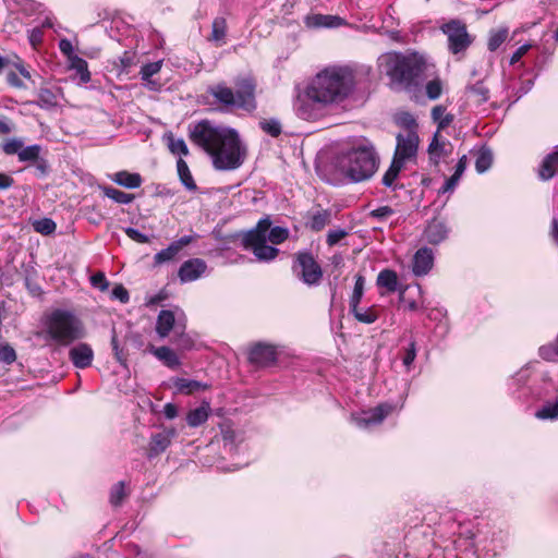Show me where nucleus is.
Returning a JSON list of instances; mask_svg holds the SVG:
<instances>
[{
  "instance_id": "nucleus-1",
  "label": "nucleus",
  "mask_w": 558,
  "mask_h": 558,
  "mask_svg": "<svg viewBox=\"0 0 558 558\" xmlns=\"http://www.w3.org/2000/svg\"><path fill=\"white\" fill-rule=\"evenodd\" d=\"M189 136L193 144L211 157L217 170H235L244 162L246 149L232 128L216 125L204 119L190 128Z\"/></svg>"
},
{
  "instance_id": "nucleus-2",
  "label": "nucleus",
  "mask_w": 558,
  "mask_h": 558,
  "mask_svg": "<svg viewBox=\"0 0 558 558\" xmlns=\"http://www.w3.org/2000/svg\"><path fill=\"white\" fill-rule=\"evenodd\" d=\"M355 71L348 65H332L318 72L306 87L305 96L324 106L340 104L355 89Z\"/></svg>"
},
{
  "instance_id": "nucleus-3",
  "label": "nucleus",
  "mask_w": 558,
  "mask_h": 558,
  "mask_svg": "<svg viewBox=\"0 0 558 558\" xmlns=\"http://www.w3.org/2000/svg\"><path fill=\"white\" fill-rule=\"evenodd\" d=\"M380 62L392 89L413 92L418 87L425 62L417 53L392 51L384 54Z\"/></svg>"
},
{
  "instance_id": "nucleus-4",
  "label": "nucleus",
  "mask_w": 558,
  "mask_h": 558,
  "mask_svg": "<svg viewBox=\"0 0 558 558\" xmlns=\"http://www.w3.org/2000/svg\"><path fill=\"white\" fill-rule=\"evenodd\" d=\"M256 88V78L246 74L234 78V89L220 82L208 86L207 93L222 109L230 110L236 107L252 113L257 109Z\"/></svg>"
},
{
  "instance_id": "nucleus-5",
  "label": "nucleus",
  "mask_w": 558,
  "mask_h": 558,
  "mask_svg": "<svg viewBox=\"0 0 558 558\" xmlns=\"http://www.w3.org/2000/svg\"><path fill=\"white\" fill-rule=\"evenodd\" d=\"M379 158L373 147L360 146L344 154L338 162L340 172L352 182L369 179L376 172Z\"/></svg>"
},
{
  "instance_id": "nucleus-6",
  "label": "nucleus",
  "mask_w": 558,
  "mask_h": 558,
  "mask_svg": "<svg viewBox=\"0 0 558 558\" xmlns=\"http://www.w3.org/2000/svg\"><path fill=\"white\" fill-rule=\"evenodd\" d=\"M45 325L47 336L61 347L70 345L85 336L82 320L70 311H52Z\"/></svg>"
},
{
  "instance_id": "nucleus-7",
  "label": "nucleus",
  "mask_w": 558,
  "mask_h": 558,
  "mask_svg": "<svg viewBox=\"0 0 558 558\" xmlns=\"http://www.w3.org/2000/svg\"><path fill=\"white\" fill-rule=\"evenodd\" d=\"M292 271L307 286H317L323 278V269L314 255L308 251L293 255Z\"/></svg>"
},
{
  "instance_id": "nucleus-8",
  "label": "nucleus",
  "mask_w": 558,
  "mask_h": 558,
  "mask_svg": "<svg viewBox=\"0 0 558 558\" xmlns=\"http://www.w3.org/2000/svg\"><path fill=\"white\" fill-rule=\"evenodd\" d=\"M440 29L447 36L448 50L452 54L464 53L473 43L466 24L460 20H450L441 25Z\"/></svg>"
},
{
  "instance_id": "nucleus-9",
  "label": "nucleus",
  "mask_w": 558,
  "mask_h": 558,
  "mask_svg": "<svg viewBox=\"0 0 558 558\" xmlns=\"http://www.w3.org/2000/svg\"><path fill=\"white\" fill-rule=\"evenodd\" d=\"M270 227L271 220L269 217H265L259 219L253 229L241 231L232 238L240 239L242 247L253 253L256 247L267 242V232Z\"/></svg>"
},
{
  "instance_id": "nucleus-10",
  "label": "nucleus",
  "mask_w": 558,
  "mask_h": 558,
  "mask_svg": "<svg viewBox=\"0 0 558 558\" xmlns=\"http://www.w3.org/2000/svg\"><path fill=\"white\" fill-rule=\"evenodd\" d=\"M397 146L393 158L402 163L416 157L420 144L417 131H411L405 134L399 133L396 137Z\"/></svg>"
},
{
  "instance_id": "nucleus-11",
  "label": "nucleus",
  "mask_w": 558,
  "mask_h": 558,
  "mask_svg": "<svg viewBox=\"0 0 558 558\" xmlns=\"http://www.w3.org/2000/svg\"><path fill=\"white\" fill-rule=\"evenodd\" d=\"M277 357V348L269 343L256 342L248 349L247 361L256 367L271 366Z\"/></svg>"
},
{
  "instance_id": "nucleus-12",
  "label": "nucleus",
  "mask_w": 558,
  "mask_h": 558,
  "mask_svg": "<svg viewBox=\"0 0 558 558\" xmlns=\"http://www.w3.org/2000/svg\"><path fill=\"white\" fill-rule=\"evenodd\" d=\"M175 435L177 432L174 428H169L160 433L153 434L146 451L147 458L154 459L165 452L171 445Z\"/></svg>"
},
{
  "instance_id": "nucleus-13",
  "label": "nucleus",
  "mask_w": 558,
  "mask_h": 558,
  "mask_svg": "<svg viewBox=\"0 0 558 558\" xmlns=\"http://www.w3.org/2000/svg\"><path fill=\"white\" fill-rule=\"evenodd\" d=\"M207 270V264L202 258L185 260L179 268L178 277L182 283L199 279Z\"/></svg>"
},
{
  "instance_id": "nucleus-14",
  "label": "nucleus",
  "mask_w": 558,
  "mask_h": 558,
  "mask_svg": "<svg viewBox=\"0 0 558 558\" xmlns=\"http://www.w3.org/2000/svg\"><path fill=\"white\" fill-rule=\"evenodd\" d=\"M395 410V407L390 403H380L377 407L369 409L363 413V416L357 418V425L360 427H367L369 425L380 424L389 414Z\"/></svg>"
},
{
  "instance_id": "nucleus-15",
  "label": "nucleus",
  "mask_w": 558,
  "mask_h": 558,
  "mask_svg": "<svg viewBox=\"0 0 558 558\" xmlns=\"http://www.w3.org/2000/svg\"><path fill=\"white\" fill-rule=\"evenodd\" d=\"M434 266V254L429 247L418 248L412 259V272L416 277L427 275Z\"/></svg>"
},
{
  "instance_id": "nucleus-16",
  "label": "nucleus",
  "mask_w": 558,
  "mask_h": 558,
  "mask_svg": "<svg viewBox=\"0 0 558 558\" xmlns=\"http://www.w3.org/2000/svg\"><path fill=\"white\" fill-rule=\"evenodd\" d=\"M449 229L446 222L440 218H433L425 227L423 236L427 243L437 245L448 236Z\"/></svg>"
},
{
  "instance_id": "nucleus-17",
  "label": "nucleus",
  "mask_w": 558,
  "mask_h": 558,
  "mask_svg": "<svg viewBox=\"0 0 558 558\" xmlns=\"http://www.w3.org/2000/svg\"><path fill=\"white\" fill-rule=\"evenodd\" d=\"M69 357L76 368L89 367L94 360V352L89 344L80 343L69 352Z\"/></svg>"
},
{
  "instance_id": "nucleus-18",
  "label": "nucleus",
  "mask_w": 558,
  "mask_h": 558,
  "mask_svg": "<svg viewBox=\"0 0 558 558\" xmlns=\"http://www.w3.org/2000/svg\"><path fill=\"white\" fill-rule=\"evenodd\" d=\"M376 284L378 288H385L388 293H393L396 291L400 292V299L403 298L405 288H401L399 286V278L395 270L385 268L383 269L376 279Z\"/></svg>"
},
{
  "instance_id": "nucleus-19",
  "label": "nucleus",
  "mask_w": 558,
  "mask_h": 558,
  "mask_svg": "<svg viewBox=\"0 0 558 558\" xmlns=\"http://www.w3.org/2000/svg\"><path fill=\"white\" fill-rule=\"evenodd\" d=\"M305 24L308 27H328L335 28L345 24V20L338 15H324V14H313L308 15L305 19Z\"/></svg>"
},
{
  "instance_id": "nucleus-20",
  "label": "nucleus",
  "mask_w": 558,
  "mask_h": 558,
  "mask_svg": "<svg viewBox=\"0 0 558 558\" xmlns=\"http://www.w3.org/2000/svg\"><path fill=\"white\" fill-rule=\"evenodd\" d=\"M149 352L171 369H177L181 365L178 354L169 347L162 345L157 348L150 344Z\"/></svg>"
},
{
  "instance_id": "nucleus-21",
  "label": "nucleus",
  "mask_w": 558,
  "mask_h": 558,
  "mask_svg": "<svg viewBox=\"0 0 558 558\" xmlns=\"http://www.w3.org/2000/svg\"><path fill=\"white\" fill-rule=\"evenodd\" d=\"M558 171V148L545 156L538 168V178L548 181L555 177Z\"/></svg>"
},
{
  "instance_id": "nucleus-22",
  "label": "nucleus",
  "mask_w": 558,
  "mask_h": 558,
  "mask_svg": "<svg viewBox=\"0 0 558 558\" xmlns=\"http://www.w3.org/2000/svg\"><path fill=\"white\" fill-rule=\"evenodd\" d=\"M331 222V213L328 209L319 208L316 211L307 214V220L305 222L306 228L314 232L322 231L326 226Z\"/></svg>"
},
{
  "instance_id": "nucleus-23",
  "label": "nucleus",
  "mask_w": 558,
  "mask_h": 558,
  "mask_svg": "<svg viewBox=\"0 0 558 558\" xmlns=\"http://www.w3.org/2000/svg\"><path fill=\"white\" fill-rule=\"evenodd\" d=\"M175 323L174 313L170 310H162L159 312L156 322V332L160 338L169 336Z\"/></svg>"
},
{
  "instance_id": "nucleus-24",
  "label": "nucleus",
  "mask_w": 558,
  "mask_h": 558,
  "mask_svg": "<svg viewBox=\"0 0 558 558\" xmlns=\"http://www.w3.org/2000/svg\"><path fill=\"white\" fill-rule=\"evenodd\" d=\"M112 181L126 189H137L142 185L143 179L140 173L122 170L113 174Z\"/></svg>"
},
{
  "instance_id": "nucleus-25",
  "label": "nucleus",
  "mask_w": 558,
  "mask_h": 558,
  "mask_svg": "<svg viewBox=\"0 0 558 558\" xmlns=\"http://www.w3.org/2000/svg\"><path fill=\"white\" fill-rule=\"evenodd\" d=\"M403 166H404V163H402V162H400L398 160L392 159L389 168L386 170V172L383 175L381 183L386 187H390L393 191L397 190L398 187H403L402 184L399 185L397 183V179H398V177H399Z\"/></svg>"
},
{
  "instance_id": "nucleus-26",
  "label": "nucleus",
  "mask_w": 558,
  "mask_h": 558,
  "mask_svg": "<svg viewBox=\"0 0 558 558\" xmlns=\"http://www.w3.org/2000/svg\"><path fill=\"white\" fill-rule=\"evenodd\" d=\"M209 403L204 402L201 407L191 410L186 415V423L190 427H198L204 424L209 416Z\"/></svg>"
},
{
  "instance_id": "nucleus-27",
  "label": "nucleus",
  "mask_w": 558,
  "mask_h": 558,
  "mask_svg": "<svg viewBox=\"0 0 558 558\" xmlns=\"http://www.w3.org/2000/svg\"><path fill=\"white\" fill-rule=\"evenodd\" d=\"M173 385L179 392L184 395H193L198 390H206L209 388L207 384L187 378H175Z\"/></svg>"
},
{
  "instance_id": "nucleus-28",
  "label": "nucleus",
  "mask_w": 558,
  "mask_h": 558,
  "mask_svg": "<svg viewBox=\"0 0 558 558\" xmlns=\"http://www.w3.org/2000/svg\"><path fill=\"white\" fill-rule=\"evenodd\" d=\"M177 171L181 183L185 186L186 190L193 192L197 190V185L184 159L179 158L177 160Z\"/></svg>"
},
{
  "instance_id": "nucleus-29",
  "label": "nucleus",
  "mask_w": 558,
  "mask_h": 558,
  "mask_svg": "<svg viewBox=\"0 0 558 558\" xmlns=\"http://www.w3.org/2000/svg\"><path fill=\"white\" fill-rule=\"evenodd\" d=\"M440 133L436 132L433 136L432 142L428 145V154L432 159H435V162H438V159L442 156H447L450 151L447 150V145H450L446 141H440Z\"/></svg>"
},
{
  "instance_id": "nucleus-30",
  "label": "nucleus",
  "mask_w": 558,
  "mask_h": 558,
  "mask_svg": "<svg viewBox=\"0 0 558 558\" xmlns=\"http://www.w3.org/2000/svg\"><path fill=\"white\" fill-rule=\"evenodd\" d=\"M226 35H227V21L222 16H217L213 21L211 34L209 36V40L216 43L217 46H221L222 44H225Z\"/></svg>"
},
{
  "instance_id": "nucleus-31",
  "label": "nucleus",
  "mask_w": 558,
  "mask_h": 558,
  "mask_svg": "<svg viewBox=\"0 0 558 558\" xmlns=\"http://www.w3.org/2000/svg\"><path fill=\"white\" fill-rule=\"evenodd\" d=\"M509 28L506 26L490 29L487 39V49L492 52L496 51L508 38Z\"/></svg>"
},
{
  "instance_id": "nucleus-32",
  "label": "nucleus",
  "mask_w": 558,
  "mask_h": 558,
  "mask_svg": "<svg viewBox=\"0 0 558 558\" xmlns=\"http://www.w3.org/2000/svg\"><path fill=\"white\" fill-rule=\"evenodd\" d=\"M137 63V52L134 50H126L122 56L113 62V65L119 69L120 73L128 74L130 70Z\"/></svg>"
},
{
  "instance_id": "nucleus-33",
  "label": "nucleus",
  "mask_w": 558,
  "mask_h": 558,
  "mask_svg": "<svg viewBox=\"0 0 558 558\" xmlns=\"http://www.w3.org/2000/svg\"><path fill=\"white\" fill-rule=\"evenodd\" d=\"M350 312L357 322L363 324H373L378 319L379 316L376 305H372L365 310L357 305L355 310H350Z\"/></svg>"
},
{
  "instance_id": "nucleus-34",
  "label": "nucleus",
  "mask_w": 558,
  "mask_h": 558,
  "mask_svg": "<svg viewBox=\"0 0 558 558\" xmlns=\"http://www.w3.org/2000/svg\"><path fill=\"white\" fill-rule=\"evenodd\" d=\"M70 68L75 70L82 83L90 82V72L88 70V63L85 59L73 56L69 59Z\"/></svg>"
},
{
  "instance_id": "nucleus-35",
  "label": "nucleus",
  "mask_w": 558,
  "mask_h": 558,
  "mask_svg": "<svg viewBox=\"0 0 558 558\" xmlns=\"http://www.w3.org/2000/svg\"><path fill=\"white\" fill-rule=\"evenodd\" d=\"M468 93L477 105L486 102L489 98V89L483 81H478L475 84L468 86Z\"/></svg>"
},
{
  "instance_id": "nucleus-36",
  "label": "nucleus",
  "mask_w": 558,
  "mask_h": 558,
  "mask_svg": "<svg viewBox=\"0 0 558 558\" xmlns=\"http://www.w3.org/2000/svg\"><path fill=\"white\" fill-rule=\"evenodd\" d=\"M364 288H365V278L363 275L357 274L355 276V282L353 292L350 296L349 305L350 310H355L357 305H360L363 294H364Z\"/></svg>"
},
{
  "instance_id": "nucleus-37",
  "label": "nucleus",
  "mask_w": 558,
  "mask_h": 558,
  "mask_svg": "<svg viewBox=\"0 0 558 558\" xmlns=\"http://www.w3.org/2000/svg\"><path fill=\"white\" fill-rule=\"evenodd\" d=\"M161 68H162V60L146 63L142 66L141 72H140L141 77L143 81L147 82L150 89H156L155 82L151 81V76L159 73Z\"/></svg>"
},
{
  "instance_id": "nucleus-38",
  "label": "nucleus",
  "mask_w": 558,
  "mask_h": 558,
  "mask_svg": "<svg viewBox=\"0 0 558 558\" xmlns=\"http://www.w3.org/2000/svg\"><path fill=\"white\" fill-rule=\"evenodd\" d=\"M37 96L38 99L34 104L41 109H51L58 105L56 94L49 88H40Z\"/></svg>"
},
{
  "instance_id": "nucleus-39",
  "label": "nucleus",
  "mask_w": 558,
  "mask_h": 558,
  "mask_svg": "<svg viewBox=\"0 0 558 558\" xmlns=\"http://www.w3.org/2000/svg\"><path fill=\"white\" fill-rule=\"evenodd\" d=\"M101 190L105 196L111 198L118 204H130L134 199L133 194L125 193L112 186H104Z\"/></svg>"
},
{
  "instance_id": "nucleus-40",
  "label": "nucleus",
  "mask_w": 558,
  "mask_h": 558,
  "mask_svg": "<svg viewBox=\"0 0 558 558\" xmlns=\"http://www.w3.org/2000/svg\"><path fill=\"white\" fill-rule=\"evenodd\" d=\"M43 148L38 144L22 147L19 154V161L21 162H35L39 157Z\"/></svg>"
},
{
  "instance_id": "nucleus-41",
  "label": "nucleus",
  "mask_w": 558,
  "mask_h": 558,
  "mask_svg": "<svg viewBox=\"0 0 558 558\" xmlns=\"http://www.w3.org/2000/svg\"><path fill=\"white\" fill-rule=\"evenodd\" d=\"M254 256L262 262L274 260L279 255V250L275 246L267 245V242L262 244L253 252Z\"/></svg>"
},
{
  "instance_id": "nucleus-42",
  "label": "nucleus",
  "mask_w": 558,
  "mask_h": 558,
  "mask_svg": "<svg viewBox=\"0 0 558 558\" xmlns=\"http://www.w3.org/2000/svg\"><path fill=\"white\" fill-rule=\"evenodd\" d=\"M493 162V155L489 149L482 148L475 160V169L478 173H483L488 170Z\"/></svg>"
},
{
  "instance_id": "nucleus-43",
  "label": "nucleus",
  "mask_w": 558,
  "mask_h": 558,
  "mask_svg": "<svg viewBox=\"0 0 558 558\" xmlns=\"http://www.w3.org/2000/svg\"><path fill=\"white\" fill-rule=\"evenodd\" d=\"M539 420H558V400L554 403H546L535 413Z\"/></svg>"
},
{
  "instance_id": "nucleus-44",
  "label": "nucleus",
  "mask_w": 558,
  "mask_h": 558,
  "mask_svg": "<svg viewBox=\"0 0 558 558\" xmlns=\"http://www.w3.org/2000/svg\"><path fill=\"white\" fill-rule=\"evenodd\" d=\"M259 128L271 137H278L282 132L281 124L276 119H263L259 122Z\"/></svg>"
},
{
  "instance_id": "nucleus-45",
  "label": "nucleus",
  "mask_w": 558,
  "mask_h": 558,
  "mask_svg": "<svg viewBox=\"0 0 558 558\" xmlns=\"http://www.w3.org/2000/svg\"><path fill=\"white\" fill-rule=\"evenodd\" d=\"M396 123L403 128L407 133L416 131L417 123L414 117L410 112H400L395 118Z\"/></svg>"
},
{
  "instance_id": "nucleus-46",
  "label": "nucleus",
  "mask_w": 558,
  "mask_h": 558,
  "mask_svg": "<svg viewBox=\"0 0 558 558\" xmlns=\"http://www.w3.org/2000/svg\"><path fill=\"white\" fill-rule=\"evenodd\" d=\"M267 233V239L274 245L281 244L289 238V230L283 227H270Z\"/></svg>"
},
{
  "instance_id": "nucleus-47",
  "label": "nucleus",
  "mask_w": 558,
  "mask_h": 558,
  "mask_svg": "<svg viewBox=\"0 0 558 558\" xmlns=\"http://www.w3.org/2000/svg\"><path fill=\"white\" fill-rule=\"evenodd\" d=\"M126 494H125V484L124 482H118L114 484L110 490V504L114 507L121 506L122 501L124 500Z\"/></svg>"
},
{
  "instance_id": "nucleus-48",
  "label": "nucleus",
  "mask_w": 558,
  "mask_h": 558,
  "mask_svg": "<svg viewBox=\"0 0 558 558\" xmlns=\"http://www.w3.org/2000/svg\"><path fill=\"white\" fill-rule=\"evenodd\" d=\"M180 253L177 246L171 243L167 248L159 251L155 257V264H163L166 262H170L175 258V256Z\"/></svg>"
},
{
  "instance_id": "nucleus-49",
  "label": "nucleus",
  "mask_w": 558,
  "mask_h": 558,
  "mask_svg": "<svg viewBox=\"0 0 558 558\" xmlns=\"http://www.w3.org/2000/svg\"><path fill=\"white\" fill-rule=\"evenodd\" d=\"M34 229L44 235H49L56 231L57 225L50 218H43L34 222Z\"/></svg>"
},
{
  "instance_id": "nucleus-50",
  "label": "nucleus",
  "mask_w": 558,
  "mask_h": 558,
  "mask_svg": "<svg viewBox=\"0 0 558 558\" xmlns=\"http://www.w3.org/2000/svg\"><path fill=\"white\" fill-rule=\"evenodd\" d=\"M426 95L429 99L436 100L440 97L442 93V84L439 78L432 80L427 82L425 86Z\"/></svg>"
},
{
  "instance_id": "nucleus-51",
  "label": "nucleus",
  "mask_w": 558,
  "mask_h": 558,
  "mask_svg": "<svg viewBox=\"0 0 558 558\" xmlns=\"http://www.w3.org/2000/svg\"><path fill=\"white\" fill-rule=\"evenodd\" d=\"M16 360V352L9 343L0 344V362L12 364Z\"/></svg>"
},
{
  "instance_id": "nucleus-52",
  "label": "nucleus",
  "mask_w": 558,
  "mask_h": 558,
  "mask_svg": "<svg viewBox=\"0 0 558 558\" xmlns=\"http://www.w3.org/2000/svg\"><path fill=\"white\" fill-rule=\"evenodd\" d=\"M22 147H23V142L19 138H11L2 144V150L7 155H15L16 154L19 156Z\"/></svg>"
},
{
  "instance_id": "nucleus-53",
  "label": "nucleus",
  "mask_w": 558,
  "mask_h": 558,
  "mask_svg": "<svg viewBox=\"0 0 558 558\" xmlns=\"http://www.w3.org/2000/svg\"><path fill=\"white\" fill-rule=\"evenodd\" d=\"M111 299L118 300L122 304H126L130 301V293L123 284L119 283L112 289Z\"/></svg>"
},
{
  "instance_id": "nucleus-54",
  "label": "nucleus",
  "mask_w": 558,
  "mask_h": 558,
  "mask_svg": "<svg viewBox=\"0 0 558 558\" xmlns=\"http://www.w3.org/2000/svg\"><path fill=\"white\" fill-rule=\"evenodd\" d=\"M169 149L172 154H180L183 156H187L190 154L189 147L186 146L185 142L180 140L170 138L169 143Z\"/></svg>"
},
{
  "instance_id": "nucleus-55",
  "label": "nucleus",
  "mask_w": 558,
  "mask_h": 558,
  "mask_svg": "<svg viewBox=\"0 0 558 558\" xmlns=\"http://www.w3.org/2000/svg\"><path fill=\"white\" fill-rule=\"evenodd\" d=\"M416 357V343L412 340L409 347L404 350L402 362L405 367H410Z\"/></svg>"
},
{
  "instance_id": "nucleus-56",
  "label": "nucleus",
  "mask_w": 558,
  "mask_h": 558,
  "mask_svg": "<svg viewBox=\"0 0 558 558\" xmlns=\"http://www.w3.org/2000/svg\"><path fill=\"white\" fill-rule=\"evenodd\" d=\"M90 283L93 287L99 289L100 291H106L109 288V281L107 280L104 272H96L90 277Z\"/></svg>"
},
{
  "instance_id": "nucleus-57",
  "label": "nucleus",
  "mask_w": 558,
  "mask_h": 558,
  "mask_svg": "<svg viewBox=\"0 0 558 558\" xmlns=\"http://www.w3.org/2000/svg\"><path fill=\"white\" fill-rule=\"evenodd\" d=\"M33 165L36 177L45 178L49 173L50 166L47 159L39 157Z\"/></svg>"
},
{
  "instance_id": "nucleus-58",
  "label": "nucleus",
  "mask_w": 558,
  "mask_h": 558,
  "mask_svg": "<svg viewBox=\"0 0 558 558\" xmlns=\"http://www.w3.org/2000/svg\"><path fill=\"white\" fill-rule=\"evenodd\" d=\"M111 347H112V351L114 353L117 361L121 364H124L126 361V355L124 354L123 350L119 347V341H118L116 330L112 331Z\"/></svg>"
},
{
  "instance_id": "nucleus-59",
  "label": "nucleus",
  "mask_w": 558,
  "mask_h": 558,
  "mask_svg": "<svg viewBox=\"0 0 558 558\" xmlns=\"http://www.w3.org/2000/svg\"><path fill=\"white\" fill-rule=\"evenodd\" d=\"M124 232L131 240L135 241L136 243L145 244L149 242V238L146 234L134 228H125Z\"/></svg>"
},
{
  "instance_id": "nucleus-60",
  "label": "nucleus",
  "mask_w": 558,
  "mask_h": 558,
  "mask_svg": "<svg viewBox=\"0 0 558 558\" xmlns=\"http://www.w3.org/2000/svg\"><path fill=\"white\" fill-rule=\"evenodd\" d=\"M393 213L395 211L390 206H381L376 209H373L369 213V217L378 219V220H384V219L390 217L391 215H393Z\"/></svg>"
},
{
  "instance_id": "nucleus-61",
  "label": "nucleus",
  "mask_w": 558,
  "mask_h": 558,
  "mask_svg": "<svg viewBox=\"0 0 558 558\" xmlns=\"http://www.w3.org/2000/svg\"><path fill=\"white\" fill-rule=\"evenodd\" d=\"M348 235V232L339 229V230H331L327 234V244L329 246L336 245L338 242H340L342 239H344Z\"/></svg>"
},
{
  "instance_id": "nucleus-62",
  "label": "nucleus",
  "mask_w": 558,
  "mask_h": 558,
  "mask_svg": "<svg viewBox=\"0 0 558 558\" xmlns=\"http://www.w3.org/2000/svg\"><path fill=\"white\" fill-rule=\"evenodd\" d=\"M539 355L546 361H555L558 356L555 344H547L539 348Z\"/></svg>"
},
{
  "instance_id": "nucleus-63",
  "label": "nucleus",
  "mask_w": 558,
  "mask_h": 558,
  "mask_svg": "<svg viewBox=\"0 0 558 558\" xmlns=\"http://www.w3.org/2000/svg\"><path fill=\"white\" fill-rule=\"evenodd\" d=\"M532 48V45L530 44H524L522 46H520L511 56L510 58V65H514L515 63H518L523 56H525L527 53V51Z\"/></svg>"
},
{
  "instance_id": "nucleus-64",
  "label": "nucleus",
  "mask_w": 558,
  "mask_h": 558,
  "mask_svg": "<svg viewBox=\"0 0 558 558\" xmlns=\"http://www.w3.org/2000/svg\"><path fill=\"white\" fill-rule=\"evenodd\" d=\"M59 49L62 52V54H64L68 58V60L71 59L73 56H76L74 53L72 43L66 38L60 39Z\"/></svg>"
}]
</instances>
